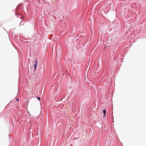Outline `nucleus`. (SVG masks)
<instances>
[{"instance_id": "obj_5", "label": "nucleus", "mask_w": 146, "mask_h": 146, "mask_svg": "<svg viewBox=\"0 0 146 146\" xmlns=\"http://www.w3.org/2000/svg\"><path fill=\"white\" fill-rule=\"evenodd\" d=\"M16 100L17 101H18V100H19V99H18V98H16Z\"/></svg>"}, {"instance_id": "obj_4", "label": "nucleus", "mask_w": 146, "mask_h": 146, "mask_svg": "<svg viewBox=\"0 0 146 146\" xmlns=\"http://www.w3.org/2000/svg\"><path fill=\"white\" fill-rule=\"evenodd\" d=\"M38 99L39 100H40V97H39L38 98Z\"/></svg>"}, {"instance_id": "obj_2", "label": "nucleus", "mask_w": 146, "mask_h": 146, "mask_svg": "<svg viewBox=\"0 0 146 146\" xmlns=\"http://www.w3.org/2000/svg\"><path fill=\"white\" fill-rule=\"evenodd\" d=\"M37 64H35L34 65V66L35 67V68H34L35 70L36 69Z\"/></svg>"}, {"instance_id": "obj_3", "label": "nucleus", "mask_w": 146, "mask_h": 146, "mask_svg": "<svg viewBox=\"0 0 146 146\" xmlns=\"http://www.w3.org/2000/svg\"><path fill=\"white\" fill-rule=\"evenodd\" d=\"M37 62H37V60H35V64H37Z\"/></svg>"}, {"instance_id": "obj_1", "label": "nucleus", "mask_w": 146, "mask_h": 146, "mask_svg": "<svg viewBox=\"0 0 146 146\" xmlns=\"http://www.w3.org/2000/svg\"><path fill=\"white\" fill-rule=\"evenodd\" d=\"M103 113L104 114V117L106 115V110H103Z\"/></svg>"}]
</instances>
